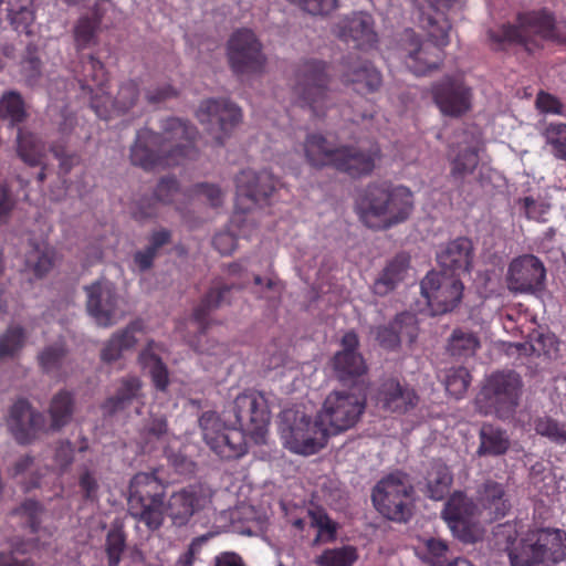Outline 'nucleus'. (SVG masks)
I'll return each mask as SVG.
<instances>
[{"instance_id": "obj_32", "label": "nucleus", "mask_w": 566, "mask_h": 566, "mask_svg": "<svg viewBox=\"0 0 566 566\" xmlns=\"http://www.w3.org/2000/svg\"><path fill=\"white\" fill-rule=\"evenodd\" d=\"M161 349L159 343L153 339L148 340L138 355V363L143 369L147 370L155 389L165 392L168 389L170 379L168 367L157 353Z\"/></svg>"}, {"instance_id": "obj_7", "label": "nucleus", "mask_w": 566, "mask_h": 566, "mask_svg": "<svg viewBox=\"0 0 566 566\" xmlns=\"http://www.w3.org/2000/svg\"><path fill=\"white\" fill-rule=\"evenodd\" d=\"M415 207L413 193L405 186L388 182L369 184L359 203L364 224L375 230H386L405 222Z\"/></svg>"}, {"instance_id": "obj_15", "label": "nucleus", "mask_w": 566, "mask_h": 566, "mask_svg": "<svg viewBox=\"0 0 566 566\" xmlns=\"http://www.w3.org/2000/svg\"><path fill=\"white\" fill-rule=\"evenodd\" d=\"M366 407L364 396L346 390H334L324 400L317 412L318 419L328 428V436L353 428Z\"/></svg>"}, {"instance_id": "obj_57", "label": "nucleus", "mask_w": 566, "mask_h": 566, "mask_svg": "<svg viewBox=\"0 0 566 566\" xmlns=\"http://www.w3.org/2000/svg\"><path fill=\"white\" fill-rule=\"evenodd\" d=\"M53 252L50 250L40 251L38 247L27 256V265L36 277H43L53 266Z\"/></svg>"}, {"instance_id": "obj_62", "label": "nucleus", "mask_w": 566, "mask_h": 566, "mask_svg": "<svg viewBox=\"0 0 566 566\" xmlns=\"http://www.w3.org/2000/svg\"><path fill=\"white\" fill-rule=\"evenodd\" d=\"M78 486L83 496V500L87 502H95L98 499L99 484L95 472L85 468L78 476Z\"/></svg>"}, {"instance_id": "obj_25", "label": "nucleus", "mask_w": 566, "mask_h": 566, "mask_svg": "<svg viewBox=\"0 0 566 566\" xmlns=\"http://www.w3.org/2000/svg\"><path fill=\"white\" fill-rule=\"evenodd\" d=\"M417 318L413 314L402 312L396 315L387 325L376 326L371 333L380 347L387 350H396L402 340L412 344L418 337Z\"/></svg>"}, {"instance_id": "obj_54", "label": "nucleus", "mask_w": 566, "mask_h": 566, "mask_svg": "<svg viewBox=\"0 0 566 566\" xmlns=\"http://www.w3.org/2000/svg\"><path fill=\"white\" fill-rule=\"evenodd\" d=\"M479 164L478 151L473 148H465L458 153L451 161V176L455 179H462L472 174Z\"/></svg>"}, {"instance_id": "obj_20", "label": "nucleus", "mask_w": 566, "mask_h": 566, "mask_svg": "<svg viewBox=\"0 0 566 566\" xmlns=\"http://www.w3.org/2000/svg\"><path fill=\"white\" fill-rule=\"evenodd\" d=\"M86 308L96 324L109 327L116 323L118 295L115 285L107 280H98L85 286Z\"/></svg>"}, {"instance_id": "obj_17", "label": "nucleus", "mask_w": 566, "mask_h": 566, "mask_svg": "<svg viewBox=\"0 0 566 566\" xmlns=\"http://www.w3.org/2000/svg\"><path fill=\"white\" fill-rule=\"evenodd\" d=\"M431 95L439 111L452 118L465 115L473 105V88L460 75H446L434 82Z\"/></svg>"}, {"instance_id": "obj_26", "label": "nucleus", "mask_w": 566, "mask_h": 566, "mask_svg": "<svg viewBox=\"0 0 566 566\" xmlns=\"http://www.w3.org/2000/svg\"><path fill=\"white\" fill-rule=\"evenodd\" d=\"M474 249L470 239L460 237L440 249L437 262L442 272L462 275L470 274L473 265Z\"/></svg>"}, {"instance_id": "obj_45", "label": "nucleus", "mask_w": 566, "mask_h": 566, "mask_svg": "<svg viewBox=\"0 0 566 566\" xmlns=\"http://www.w3.org/2000/svg\"><path fill=\"white\" fill-rule=\"evenodd\" d=\"M535 432L548 439L552 443L563 447L566 446V421L558 420L551 416L537 417L534 420Z\"/></svg>"}, {"instance_id": "obj_50", "label": "nucleus", "mask_w": 566, "mask_h": 566, "mask_svg": "<svg viewBox=\"0 0 566 566\" xmlns=\"http://www.w3.org/2000/svg\"><path fill=\"white\" fill-rule=\"evenodd\" d=\"M470 381L471 375L469 370L460 366L452 367L446 371L443 384L447 392L450 396H453L454 398L459 399L468 390Z\"/></svg>"}, {"instance_id": "obj_38", "label": "nucleus", "mask_w": 566, "mask_h": 566, "mask_svg": "<svg viewBox=\"0 0 566 566\" xmlns=\"http://www.w3.org/2000/svg\"><path fill=\"white\" fill-rule=\"evenodd\" d=\"M7 19L10 25L19 33L31 34V27L35 20L33 0H7Z\"/></svg>"}, {"instance_id": "obj_29", "label": "nucleus", "mask_w": 566, "mask_h": 566, "mask_svg": "<svg viewBox=\"0 0 566 566\" xmlns=\"http://www.w3.org/2000/svg\"><path fill=\"white\" fill-rule=\"evenodd\" d=\"M203 502L201 491L190 485L170 495L166 511L175 525L182 526L203 506Z\"/></svg>"}, {"instance_id": "obj_37", "label": "nucleus", "mask_w": 566, "mask_h": 566, "mask_svg": "<svg viewBox=\"0 0 566 566\" xmlns=\"http://www.w3.org/2000/svg\"><path fill=\"white\" fill-rule=\"evenodd\" d=\"M231 286L227 284L216 283L205 294L199 305L195 308L192 318L198 325L200 334H205L208 327V317L211 311L218 308L227 300Z\"/></svg>"}, {"instance_id": "obj_51", "label": "nucleus", "mask_w": 566, "mask_h": 566, "mask_svg": "<svg viewBox=\"0 0 566 566\" xmlns=\"http://www.w3.org/2000/svg\"><path fill=\"white\" fill-rule=\"evenodd\" d=\"M99 28V20L92 17L78 19L74 29L75 45L78 51L96 43V32Z\"/></svg>"}, {"instance_id": "obj_48", "label": "nucleus", "mask_w": 566, "mask_h": 566, "mask_svg": "<svg viewBox=\"0 0 566 566\" xmlns=\"http://www.w3.org/2000/svg\"><path fill=\"white\" fill-rule=\"evenodd\" d=\"M126 548V533L122 525H113L105 539L108 566H118Z\"/></svg>"}, {"instance_id": "obj_36", "label": "nucleus", "mask_w": 566, "mask_h": 566, "mask_svg": "<svg viewBox=\"0 0 566 566\" xmlns=\"http://www.w3.org/2000/svg\"><path fill=\"white\" fill-rule=\"evenodd\" d=\"M479 495L483 509L488 510L495 520L504 517L511 510V502L502 483L485 481Z\"/></svg>"}, {"instance_id": "obj_52", "label": "nucleus", "mask_w": 566, "mask_h": 566, "mask_svg": "<svg viewBox=\"0 0 566 566\" xmlns=\"http://www.w3.org/2000/svg\"><path fill=\"white\" fill-rule=\"evenodd\" d=\"M66 353L65 345L62 343L46 346L38 356L39 364L43 371L48 374L59 371Z\"/></svg>"}, {"instance_id": "obj_55", "label": "nucleus", "mask_w": 566, "mask_h": 566, "mask_svg": "<svg viewBox=\"0 0 566 566\" xmlns=\"http://www.w3.org/2000/svg\"><path fill=\"white\" fill-rule=\"evenodd\" d=\"M25 340V333L21 326H11L0 337V357L13 356L19 352Z\"/></svg>"}, {"instance_id": "obj_1", "label": "nucleus", "mask_w": 566, "mask_h": 566, "mask_svg": "<svg viewBox=\"0 0 566 566\" xmlns=\"http://www.w3.org/2000/svg\"><path fill=\"white\" fill-rule=\"evenodd\" d=\"M233 413L240 429L227 427L216 411H206L199 418L203 441L223 460L243 457L248 452L244 431L254 439L262 438L271 418L268 400L258 390L240 394L234 399Z\"/></svg>"}, {"instance_id": "obj_42", "label": "nucleus", "mask_w": 566, "mask_h": 566, "mask_svg": "<svg viewBox=\"0 0 566 566\" xmlns=\"http://www.w3.org/2000/svg\"><path fill=\"white\" fill-rule=\"evenodd\" d=\"M73 411L74 397L70 391L61 390L54 395L49 409L52 429L59 430L66 426L71 421Z\"/></svg>"}, {"instance_id": "obj_46", "label": "nucleus", "mask_w": 566, "mask_h": 566, "mask_svg": "<svg viewBox=\"0 0 566 566\" xmlns=\"http://www.w3.org/2000/svg\"><path fill=\"white\" fill-rule=\"evenodd\" d=\"M479 347L480 342L476 335L460 328L452 332L448 343V350L451 356L459 358L473 356Z\"/></svg>"}, {"instance_id": "obj_5", "label": "nucleus", "mask_w": 566, "mask_h": 566, "mask_svg": "<svg viewBox=\"0 0 566 566\" xmlns=\"http://www.w3.org/2000/svg\"><path fill=\"white\" fill-rule=\"evenodd\" d=\"M277 180L268 170L255 172L244 169L235 177V205L230 219L229 231L219 232L212 244L222 255L231 254L237 248V237H249L255 224L249 220V212L265 203L275 191Z\"/></svg>"}, {"instance_id": "obj_19", "label": "nucleus", "mask_w": 566, "mask_h": 566, "mask_svg": "<svg viewBox=\"0 0 566 566\" xmlns=\"http://www.w3.org/2000/svg\"><path fill=\"white\" fill-rule=\"evenodd\" d=\"M333 33L358 50H370L378 43L375 20L371 14L364 11L342 17L333 27Z\"/></svg>"}, {"instance_id": "obj_47", "label": "nucleus", "mask_w": 566, "mask_h": 566, "mask_svg": "<svg viewBox=\"0 0 566 566\" xmlns=\"http://www.w3.org/2000/svg\"><path fill=\"white\" fill-rule=\"evenodd\" d=\"M357 558L356 548L347 545L325 549L316 557V564L318 566H353Z\"/></svg>"}, {"instance_id": "obj_4", "label": "nucleus", "mask_w": 566, "mask_h": 566, "mask_svg": "<svg viewBox=\"0 0 566 566\" xmlns=\"http://www.w3.org/2000/svg\"><path fill=\"white\" fill-rule=\"evenodd\" d=\"M494 536L512 566H555L566 558V532L559 528H533L518 541L516 524L505 523L496 527Z\"/></svg>"}, {"instance_id": "obj_21", "label": "nucleus", "mask_w": 566, "mask_h": 566, "mask_svg": "<svg viewBox=\"0 0 566 566\" xmlns=\"http://www.w3.org/2000/svg\"><path fill=\"white\" fill-rule=\"evenodd\" d=\"M340 345L343 349L337 352L332 359L335 376L344 385L355 382L367 371L366 363L358 353V335L354 331L345 333Z\"/></svg>"}, {"instance_id": "obj_64", "label": "nucleus", "mask_w": 566, "mask_h": 566, "mask_svg": "<svg viewBox=\"0 0 566 566\" xmlns=\"http://www.w3.org/2000/svg\"><path fill=\"white\" fill-rule=\"evenodd\" d=\"M518 203L524 209V213L527 219L537 222H545L547 220L545 216L549 211V205L541 200H536L533 197H524L518 200Z\"/></svg>"}, {"instance_id": "obj_63", "label": "nucleus", "mask_w": 566, "mask_h": 566, "mask_svg": "<svg viewBox=\"0 0 566 566\" xmlns=\"http://www.w3.org/2000/svg\"><path fill=\"white\" fill-rule=\"evenodd\" d=\"M189 197L203 196L211 207H219L222 205L223 193L221 189L213 184L199 182L191 187L188 191Z\"/></svg>"}, {"instance_id": "obj_28", "label": "nucleus", "mask_w": 566, "mask_h": 566, "mask_svg": "<svg viewBox=\"0 0 566 566\" xmlns=\"http://www.w3.org/2000/svg\"><path fill=\"white\" fill-rule=\"evenodd\" d=\"M476 505L462 492H454L446 502L442 517L461 539L468 541Z\"/></svg>"}, {"instance_id": "obj_39", "label": "nucleus", "mask_w": 566, "mask_h": 566, "mask_svg": "<svg viewBox=\"0 0 566 566\" xmlns=\"http://www.w3.org/2000/svg\"><path fill=\"white\" fill-rule=\"evenodd\" d=\"M480 446L476 453L480 457L492 455L499 457L510 448V440L506 432L490 423H484L480 430Z\"/></svg>"}, {"instance_id": "obj_33", "label": "nucleus", "mask_w": 566, "mask_h": 566, "mask_svg": "<svg viewBox=\"0 0 566 566\" xmlns=\"http://www.w3.org/2000/svg\"><path fill=\"white\" fill-rule=\"evenodd\" d=\"M410 258L398 253L389 260L373 283L371 290L378 296H386L397 289L407 274Z\"/></svg>"}, {"instance_id": "obj_41", "label": "nucleus", "mask_w": 566, "mask_h": 566, "mask_svg": "<svg viewBox=\"0 0 566 566\" xmlns=\"http://www.w3.org/2000/svg\"><path fill=\"white\" fill-rule=\"evenodd\" d=\"M142 388V381L137 377H127L120 380L116 395L107 398L102 408L105 412L113 415L124 409L135 399Z\"/></svg>"}, {"instance_id": "obj_12", "label": "nucleus", "mask_w": 566, "mask_h": 566, "mask_svg": "<svg viewBox=\"0 0 566 566\" xmlns=\"http://www.w3.org/2000/svg\"><path fill=\"white\" fill-rule=\"evenodd\" d=\"M523 380L514 370L495 371L486 379L476 405L485 416L495 415L500 419L510 418L518 406Z\"/></svg>"}, {"instance_id": "obj_53", "label": "nucleus", "mask_w": 566, "mask_h": 566, "mask_svg": "<svg viewBox=\"0 0 566 566\" xmlns=\"http://www.w3.org/2000/svg\"><path fill=\"white\" fill-rule=\"evenodd\" d=\"M449 547L447 542L430 537L423 541V552L418 553L431 566H443L448 562Z\"/></svg>"}, {"instance_id": "obj_9", "label": "nucleus", "mask_w": 566, "mask_h": 566, "mask_svg": "<svg viewBox=\"0 0 566 566\" xmlns=\"http://www.w3.org/2000/svg\"><path fill=\"white\" fill-rule=\"evenodd\" d=\"M329 65L318 59H303L294 69L292 94L296 105L322 119L335 104L329 87Z\"/></svg>"}, {"instance_id": "obj_43", "label": "nucleus", "mask_w": 566, "mask_h": 566, "mask_svg": "<svg viewBox=\"0 0 566 566\" xmlns=\"http://www.w3.org/2000/svg\"><path fill=\"white\" fill-rule=\"evenodd\" d=\"M18 155L29 166H42L45 157L44 145L34 134L19 130Z\"/></svg>"}, {"instance_id": "obj_11", "label": "nucleus", "mask_w": 566, "mask_h": 566, "mask_svg": "<svg viewBox=\"0 0 566 566\" xmlns=\"http://www.w3.org/2000/svg\"><path fill=\"white\" fill-rule=\"evenodd\" d=\"M413 485L407 473L392 472L377 482L371 500L375 509L387 520L408 523L413 515Z\"/></svg>"}, {"instance_id": "obj_2", "label": "nucleus", "mask_w": 566, "mask_h": 566, "mask_svg": "<svg viewBox=\"0 0 566 566\" xmlns=\"http://www.w3.org/2000/svg\"><path fill=\"white\" fill-rule=\"evenodd\" d=\"M160 133L147 127L137 130L129 153L132 165L151 171L197 157L198 129L189 120L167 117L160 122Z\"/></svg>"}, {"instance_id": "obj_34", "label": "nucleus", "mask_w": 566, "mask_h": 566, "mask_svg": "<svg viewBox=\"0 0 566 566\" xmlns=\"http://www.w3.org/2000/svg\"><path fill=\"white\" fill-rule=\"evenodd\" d=\"M81 74L78 82L81 88L90 94L91 98L95 94H101L108 88L109 75L105 65L94 55L83 56L81 60Z\"/></svg>"}, {"instance_id": "obj_13", "label": "nucleus", "mask_w": 566, "mask_h": 566, "mask_svg": "<svg viewBox=\"0 0 566 566\" xmlns=\"http://www.w3.org/2000/svg\"><path fill=\"white\" fill-rule=\"evenodd\" d=\"M284 447L291 452L312 455L325 447L328 440V428L316 415L315 419L298 411H284L280 428Z\"/></svg>"}, {"instance_id": "obj_58", "label": "nucleus", "mask_w": 566, "mask_h": 566, "mask_svg": "<svg viewBox=\"0 0 566 566\" xmlns=\"http://www.w3.org/2000/svg\"><path fill=\"white\" fill-rule=\"evenodd\" d=\"M43 505L32 499H28L12 511L13 515H22L28 518V526L32 533H38L41 524V514L43 513Z\"/></svg>"}, {"instance_id": "obj_60", "label": "nucleus", "mask_w": 566, "mask_h": 566, "mask_svg": "<svg viewBox=\"0 0 566 566\" xmlns=\"http://www.w3.org/2000/svg\"><path fill=\"white\" fill-rule=\"evenodd\" d=\"M312 15H328L338 8V0H287Z\"/></svg>"}, {"instance_id": "obj_56", "label": "nucleus", "mask_w": 566, "mask_h": 566, "mask_svg": "<svg viewBox=\"0 0 566 566\" xmlns=\"http://www.w3.org/2000/svg\"><path fill=\"white\" fill-rule=\"evenodd\" d=\"M50 151L59 160V172L67 175L81 163V155L76 151H67L64 144L54 142L50 146Z\"/></svg>"}, {"instance_id": "obj_3", "label": "nucleus", "mask_w": 566, "mask_h": 566, "mask_svg": "<svg viewBox=\"0 0 566 566\" xmlns=\"http://www.w3.org/2000/svg\"><path fill=\"white\" fill-rule=\"evenodd\" d=\"M459 0H424L426 7L419 9V24L427 32L429 40L422 41L411 29L401 38L406 52L405 64L416 75H426L438 69L443 61V48L450 42L451 23L447 12Z\"/></svg>"}, {"instance_id": "obj_22", "label": "nucleus", "mask_w": 566, "mask_h": 566, "mask_svg": "<svg viewBox=\"0 0 566 566\" xmlns=\"http://www.w3.org/2000/svg\"><path fill=\"white\" fill-rule=\"evenodd\" d=\"M375 402L385 412L403 415L418 405L419 396L408 385L396 378H388L378 386Z\"/></svg>"}, {"instance_id": "obj_31", "label": "nucleus", "mask_w": 566, "mask_h": 566, "mask_svg": "<svg viewBox=\"0 0 566 566\" xmlns=\"http://www.w3.org/2000/svg\"><path fill=\"white\" fill-rule=\"evenodd\" d=\"M145 332V323L142 318L132 321L125 328L114 333L106 342L101 353V358L105 363H112L122 358L123 353L133 349L138 339L137 333Z\"/></svg>"}, {"instance_id": "obj_35", "label": "nucleus", "mask_w": 566, "mask_h": 566, "mask_svg": "<svg viewBox=\"0 0 566 566\" xmlns=\"http://www.w3.org/2000/svg\"><path fill=\"white\" fill-rule=\"evenodd\" d=\"M172 232L166 228L151 231L147 241L148 244L133 255V263L138 272L144 273L154 266L155 259L159 255L160 249L171 243Z\"/></svg>"}, {"instance_id": "obj_49", "label": "nucleus", "mask_w": 566, "mask_h": 566, "mask_svg": "<svg viewBox=\"0 0 566 566\" xmlns=\"http://www.w3.org/2000/svg\"><path fill=\"white\" fill-rule=\"evenodd\" d=\"M0 114L11 120L12 124H20L27 118L25 104L20 93L8 91L0 98Z\"/></svg>"}, {"instance_id": "obj_40", "label": "nucleus", "mask_w": 566, "mask_h": 566, "mask_svg": "<svg viewBox=\"0 0 566 566\" xmlns=\"http://www.w3.org/2000/svg\"><path fill=\"white\" fill-rule=\"evenodd\" d=\"M426 481L427 495L434 501H440L449 493L453 476L449 467L438 461L431 464Z\"/></svg>"}, {"instance_id": "obj_14", "label": "nucleus", "mask_w": 566, "mask_h": 566, "mask_svg": "<svg viewBox=\"0 0 566 566\" xmlns=\"http://www.w3.org/2000/svg\"><path fill=\"white\" fill-rule=\"evenodd\" d=\"M420 291L430 314L443 315L453 312L461 304L464 284L460 275L430 271L420 281Z\"/></svg>"}, {"instance_id": "obj_23", "label": "nucleus", "mask_w": 566, "mask_h": 566, "mask_svg": "<svg viewBox=\"0 0 566 566\" xmlns=\"http://www.w3.org/2000/svg\"><path fill=\"white\" fill-rule=\"evenodd\" d=\"M546 271L538 258L526 254L514 259L507 271V285L514 292H530L542 287Z\"/></svg>"}, {"instance_id": "obj_44", "label": "nucleus", "mask_w": 566, "mask_h": 566, "mask_svg": "<svg viewBox=\"0 0 566 566\" xmlns=\"http://www.w3.org/2000/svg\"><path fill=\"white\" fill-rule=\"evenodd\" d=\"M542 136L554 158L566 163V123L549 122L545 124Z\"/></svg>"}, {"instance_id": "obj_6", "label": "nucleus", "mask_w": 566, "mask_h": 566, "mask_svg": "<svg viewBox=\"0 0 566 566\" xmlns=\"http://www.w3.org/2000/svg\"><path fill=\"white\" fill-rule=\"evenodd\" d=\"M303 151L311 167L316 169L329 167L352 179L371 175L376 168V161L380 158V148L377 145L368 148L348 144L336 146L319 133L306 135Z\"/></svg>"}, {"instance_id": "obj_10", "label": "nucleus", "mask_w": 566, "mask_h": 566, "mask_svg": "<svg viewBox=\"0 0 566 566\" xmlns=\"http://www.w3.org/2000/svg\"><path fill=\"white\" fill-rule=\"evenodd\" d=\"M166 485L155 473L138 472L129 483L128 513L149 531L159 530L165 516Z\"/></svg>"}, {"instance_id": "obj_27", "label": "nucleus", "mask_w": 566, "mask_h": 566, "mask_svg": "<svg viewBox=\"0 0 566 566\" xmlns=\"http://www.w3.org/2000/svg\"><path fill=\"white\" fill-rule=\"evenodd\" d=\"M44 422V416L32 410L25 399H19L10 409L8 426L20 444L29 443L35 433L43 428Z\"/></svg>"}, {"instance_id": "obj_16", "label": "nucleus", "mask_w": 566, "mask_h": 566, "mask_svg": "<svg viewBox=\"0 0 566 566\" xmlns=\"http://www.w3.org/2000/svg\"><path fill=\"white\" fill-rule=\"evenodd\" d=\"M227 59L235 75L260 74L266 64L261 41L248 28L238 29L230 35L227 42Z\"/></svg>"}, {"instance_id": "obj_18", "label": "nucleus", "mask_w": 566, "mask_h": 566, "mask_svg": "<svg viewBox=\"0 0 566 566\" xmlns=\"http://www.w3.org/2000/svg\"><path fill=\"white\" fill-rule=\"evenodd\" d=\"M197 118L201 124L208 125L218 146L224 144V139L241 122L242 112L239 106L227 98H208L201 102Z\"/></svg>"}, {"instance_id": "obj_30", "label": "nucleus", "mask_w": 566, "mask_h": 566, "mask_svg": "<svg viewBox=\"0 0 566 566\" xmlns=\"http://www.w3.org/2000/svg\"><path fill=\"white\" fill-rule=\"evenodd\" d=\"M343 81L360 95L376 93L382 86L381 73L368 61L347 62Z\"/></svg>"}, {"instance_id": "obj_8", "label": "nucleus", "mask_w": 566, "mask_h": 566, "mask_svg": "<svg viewBox=\"0 0 566 566\" xmlns=\"http://www.w3.org/2000/svg\"><path fill=\"white\" fill-rule=\"evenodd\" d=\"M486 34L493 50L503 51L520 45L533 53L542 46V41L557 36L556 19L547 9L520 12L515 24L502 23L490 28Z\"/></svg>"}, {"instance_id": "obj_61", "label": "nucleus", "mask_w": 566, "mask_h": 566, "mask_svg": "<svg viewBox=\"0 0 566 566\" xmlns=\"http://www.w3.org/2000/svg\"><path fill=\"white\" fill-rule=\"evenodd\" d=\"M180 191V185L176 177L167 176L163 177L156 188V198L164 205H170L174 202V198Z\"/></svg>"}, {"instance_id": "obj_59", "label": "nucleus", "mask_w": 566, "mask_h": 566, "mask_svg": "<svg viewBox=\"0 0 566 566\" xmlns=\"http://www.w3.org/2000/svg\"><path fill=\"white\" fill-rule=\"evenodd\" d=\"M161 203L154 193L140 197L132 208V216L137 221L154 219L158 216V205Z\"/></svg>"}, {"instance_id": "obj_24", "label": "nucleus", "mask_w": 566, "mask_h": 566, "mask_svg": "<svg viewBox=\"0 0 566 566\" xmlns=\"http://www.w3.org/2000/svg\"><path fill=\"white\" fill-rule=\"evenodd\" d=\"M108 88L104 93L95 94L91 101V108L97 117L108 120L114 114H124L133 108L140 95L139 85L134 80L125 81L120 84L117 95L114 99L108 94Z\"/></svg>"}]
</instances>
